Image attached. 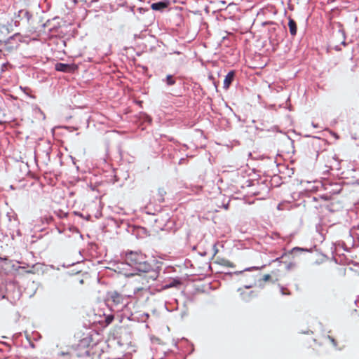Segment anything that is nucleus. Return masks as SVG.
Masks as SVG:
<instances>
[{"label":"nucleus","instance_id":"22","mask_svg":"<svg viewBox=\"0 0 359 359\" xmlns=\"http://www.w3.org/2000/svg\"><path fill=\"white\" fill-rule=\"evenodd\" d=\"M143 290V288L142 287H137V288H135L134 289V292H133V294L135 295L137 292H140Z\"/></svg>","mask_w":359,"mask_h":359},{"label":"nucleus","instance_id":"5","mask_svg":"<svg viewBox=\"0 0 359 359\" xmlns=\"http://www.w3.org/2000/svg\"><path fill=\"white\" fill-rule=\"evenodd\" d=\"M21 35L20 34H15L10 36L6 41L2 42L0 41V43L5 46V48L8 51H11L13 49H16L21 42Z\"/></svg>","mask_w":359,"mask_h":359},{"label":"nucleus","instance_id":"23","mask_svg":"<svg viewBox=\"0 0 359 359\" xmlns=\"http://www.w3.org/2000/svg\"><path fill=\"white\" fill-rule=\"evenodd\" d=\"M160 338H158V337H156V338H152L151 340H152V343H157V344H160Z\"/></svg>","mask_w":359,"mask_h":359},{"label":"nucleus","instance_id":"3","mask_svg":"<svg viewBox=\"0 0 359 359\" xmlns=\"http://www.w3.org/2000/svg\"><path fill=\"white\" fill-rule=\"evenodd\" d=\"M93 338H81L76 346L75 351H77L76 353L77 356H88L90 354V351L93 344Z\"/></svg>","mask_w":359,"mask_h":359},{"label":"nucleus","instance_id":"19","mask_svg":"<svg viewBox=\"0 0 359 359\" xmlns=\"http://www.w3.org/2000/svg\"><path fill=\"white\" fill-rule=\"evenodd\" d=\"M266 23L274 25V27H273L271 29H269V32H276V29L278 28V25L276 23H274L273 22H268Z\"/></svg>","mask_w":359,"mask_h":359},{"label":"nucleus","instance_id":"27","mask_svg":"<svg viewBox=\"0 0 359 359\" xmlns=\"http://www.w3.org/2000/svg\"><path fill=\"white\" fill-rule=\"evenodd\" d=\"M270 278H271L270 275L266 274V275H264V278H263V280H269V279H270Z\"/></svg>","mask_w":359,"mask_h":359},{"label":"nucleus","instance_id":"2","mask_svg":"<svg viewBox=\"0 0 359 359\" xmlns=\"http://www.w3.org/2000/svg\"><path fill=\"white\" fill-rule=\"evenodd\" d=\"M132 294L124 295L116 291L108 292L107 304L110 309L114 312L122 311L129 304V299Z\"/></svg>","mask_w":359,"mask_h":359},{"label":"nucleus","instance_id":"32","mask_svg":"<svg viewBox=\"0 0 359 359\" xmlns=\"http://www.w3.org/2000/svg\"><path fill=\"white\" fill-rule=\"evenodd\" d=\"M269 39H270V40H271V42H273V41H276V39H275V38H273L272 35H271V36H270Z\"/></svg>","mask_w":359,"mask_h":359},{"label":"nucleus","instance_id":"7","mask_svg":"<svg viewBox=\"0 0 359 359\" xmlns=\"http://www.w3.org/2000/svg\"><path fill=\"white\" fill-rule=\"evenodd\" d=\"M32 17V14L28 11L22 9L18 11V13L15 14L13 20L14 21L15 26L18 27L20 25V22L21 20H23L25 22L29 23Z\"/></svg>","mask_w":359,"mask_h":359},{"label":"nucleus","instance_id":"16","mask_svg":"<svg viewBox=\"0 0 359 359\" xmlns=\"http://www.w3.org/2000/svg\"><path fill=\"white\" fill-rule=\"evenodd\" d=\"M20 89L28 96L31 97L32 98H35L34 96L31 95L30 93L32 92V90L28 87H22L20 86Z\"/></svg>","mask_w":359,"mask_h":359},{"label":"nucleus","instance_id":"26","mask_svg":"<svg viewBox=\"0 0 359 359\" xmlns=\"http://www.w3.org/2000/svg\"><path fill=\"white\" fill-rule=\"evenodd\" d=\"M145 121L150 123L151 122V118L149 116H146Z\"/></svg>","mask_w":359,"mask_h":359},{"label":"nucleus","instance_id":"18","mask_svg":"<svg viewBox=\"0 0 359 359\" xmlns=\"http://www.w3.org/2000/svg\"><path fill=\"white\" fill-rule=\"evenodd\" d=\"M114 315H112V314L107 315L105 317V322H106L107 325L110 324L112 322V320H114Z\"/></svg>","mask_w":359,"mask_h":359},{"label":"nucleus","instance_id":"9","mask_svg":"<svg viewBox=\"0 0 359 359\" xmlns=\"http://www.w3.org/2000/svg\"><path fill=\"white\" fill-rule=\"evenodd\" d=\"M55 69L58 72L70 73L75 70V65L58 62L55 65Z\"/></svg>","mask_w":359,"mask_h":359},{"label":"nucleus","instance_id":"20","mask_svg":"<svg viewBox=\"0 0 359 359\" xmlns=\"http://www.w3.org/2000/svg\"><path fill=\"white\" fill-rule=\"evenodd\" d=\"M305 250L303 249V248H299V247H295L294 248H292V250H291V252L292 253H295L296 252H301V251H304Z\"/></svg>","mask_w":359,"mask_h":359},{"label":"nucleus","instance_id":"4","mask_svg":"<svg viewBox=\"0 0 359 359\" xmlns=\"http://www.w3.org/2000/svg\"><path fill=\"white\" fill-rule=\"evenodd\" d=\"M355 231L354 229H351L348 233L345 236L344 241H341V243H339V245L344 249V250L349 252L351 248L359 245V238L357 239L354 238L355 236Z\"/></svg>","mask_w":359,"mask_h":359},{"label":"nucleus","instance_id":"8","mask_svg":"<svg viewBox=\"0 0 359 359\" xmlns=\"http://www.w3.org/2000/svg\"><path fill=\"white\" fill-rule=\"evenodd\" d=\"M127 231L137 238H143L147 236V231L145 228L140 226H128Z\"/></svg>","mask_w":359,"mask_h":359},{"label":"nucleus","instance_id":"13","mask_svg":"<svg viewBox=\"0 0 359 359\" xmlns=\"http://www.w3.org/2000/svg\"><path fill=\"white\" fill-rule=\"evenodd\" d=\"M162 81L165 83L168 86H174L176 83V78L171 74L166 76L165 79H162Z\"/></svg>","mask_w":359,"mask_h":359},{"label":"nucleus","instance_id":"33","mask_svg":"<svg viewBox=\"0 0 359 359\" xmlns=\"http://www.w3.org/2000/svg\"><path fill=\"white\" fill-rule=\"evenodd\" d=\"M252 194L254 195H257V196L259 195V193L257 191H253V192H252Z\"/></svg>","mask_w":359,"mask_h":359},{"label":"nucleus","instance_id":"30","mask_svg":"<svg viewBox=\"0 0 359 359\" xmlns=\"http://www.w3.org/2000/svg\"><path fill=\"white\" fill-rule=\"evenodd\" d=\"M127 347L124 348V351H130V345L126 344Z\"/></svg>","mask_w":359,"mask_h":359},{"label":"nucleus","instance_id":"10","mask_svg":"<svg viewBox=\"0 0 359 359\" xmlns=\"http://www.w3.org/2000/svg\"><path fill=\"white\" fill-rule=\"evenodd\" d=\"M169 4V1L164 0L151 4V8L154 11H163L165 8L168 7Z\"/></svg>","mask_w":359,"mask_h":359},{"label":"nucleus","instance_id":"25","mask_svg":"<svg viewBox=\"0 0 359 359\" xmlns=\"http://www.w3.org/2000/svg\"><path fill=\"white\" fill-rule=\"evenodd\" d=\"M329 341L330 343H332L334 346H336L335 344V339L334 338H329Z\"/></svg>","mask_w":359,"mask_h":359},{"label":"nucleus","instance_id":"1","mask_svg":"<svg viewBox=\"0 0 359 359\" xmlns=\"http://www.w3.org/2000/svg\"><path fill=\"white\" fill-rule=\"evenodd\" d=\"M125 262L121 263L123 266L121 269L124 270V266L131 267L130 271H123V273L126 277L133 276L138 272L147 273L151 271L152 266L147 262L146 256L138 251H129L126 253Z\"/></svg>","mask_w":359,"mask_h":359},{"label":"nucleus","instance_id":"21","mask_svg":"<svg viewBox=\"0 0 359 359\" xmlns=\"http://www.w3.org/2000/svg\"><path fill=\"white\" fill-rule=\"evenodd\" d=\"M6 297V292L3 288H0V300Z\"/></svg>","mask_w":359,"mask_h":359},{"label":"nucleus","instance_id":"24","mask_svg":"<svg viewBox=\"0 0 359 359\" xmlns=\"http://www.w3.org/2000/svg\"><path fill=\"white\" fill-rule=\"evenodd\" d=\"M280 291L283 295L290 294V292H285V289L283 287L280 288Z\"/></svg>","mask_w":359,"mask_h":359},{"label":"nucleus","instance_id":"34","mask_svg":"<svg viewBox=\"0 0 359 359\" xmlns=\"http://www.w3.org/2000/svg\"><path fill=\"white\" fill-rule=\"evenodd\" d=\"M174 285H175L174 284L170 283L169 285H166L165 287H172Z\"/></svg>","mask_w":359,"mask_h":359},{"label":"nucleus","instance_id":"6","mask_svg":"<svg viewBox=\"0 0 359 359\" xmlns=\"http://www.w3.org/2000/svg\"><path fill=\"white\" fill-rule=\"evenodd\" d=\"M9 217V220L11 222L10 224V230H11V236L13 238L15 236H20L21 232L19 229L20 222L18 219L17 215L14 212H11V214L8 215Z\"/></svg>","mask_w":359,"mask_h":359},{"label":"nucleus","instance_id":"15","mask_svg":"<svg viewBox=\"0 0 359 359\" xmlns=\"http://www.w3.org/2000/svg\"><path fill=\"white\" fill-rule=\"evenodd\" d=\"M41 219L43 222H45L46 224H50L53 220V217L51 215H44L41 217Z\"/></svg>","mask_w":359,"mask_h":359},{"label":"nucleus","instance_id":"11","mask_svg":"<svg viewBox=\"0 0 359 359\" xmlns=\"http://www.w3.org/2000/svg\"><path fill=\"white\" fill-rule=\"evenodd\" d=\"M235 76V72L234 71H230L225 76V79L224 80V84L223 88L226 90H227L230 85L231 84L232 81L234 79Z\"/></svg>","mask_w":359,"mask_h":359},{"label":"nucleus","instance_id":"12","mask_svg":"<svg viewBox=\"0 0 359 359\" xmlns=\"http://www.w3.org/2000/svg\"><path fill=\"white\" fill-rule=\"evenodd\" d=\"M288 27L290 34L294 36L297 34V27L296 22L291 18H289Z\"/></svg>","mask_w":359,"mask_h":359},{"label":"nucleus","instance_id":"28","mask_svg":"<svg viewBox=\"0 0 359 359\" xmlns=\"http://www.w3.org/2000/svg\"><path fill=\"white\" fill-rule=\"evenodd\" d=\"M114 339H117V343L121 346H123V343L121 342L120 339H121L122 338H114Z\"/></svg>","mask_w":359,"mask_h":359},{"label":"nucleus","instance_id":"29","mask_svg":"<svg viewBox=\"0 0 359 359\" xmlns=\"http://www.w3.org/2000/svg\"><path fill=\"white\" fill-rule=\"evenodd\" d=\"M186 161V158H182L179 161V164H183Z\"/></svg>","mask_w":359,"mask_h":359},{"label":"nucleus","instance_id":"36","mask_svg":"<svg viewBox=\"0 0 359 359\" xmlns=\"http://www.w3.org/2000/svg\"><path fill=\"white\" fill-rule=\"evenodd\" d=\"M221 3H222V4H226V2H225V1H221Z\"/></svg>","mask_w":359,"mask_h":359},{"label":"nucleus","instance_id":"17","mask_svg":"<svg viewBox=\"0 0 359 359\" xmlns=\"http://www.w3.org/2000/svg\"><path fill=\"white\" fill-rule=\"evenodd\" d=\"M165 191L163 189H158V194L160 196V198L158 199L160 202H163L164 198L163 196L165 194Z\"/></svg>","mask_w":359,"mask_h":359},{"label":"nucleus","instance_id":"31","mask_svg":"<svg viewBox=\"0 0 359 359\" xmlns=\"http://www.w3.org/2000/svg\"><path fill=\"white\" fill-rule=\"evenodd\" d=\"M263 187H264V190L266 191V194H268V193H269L268 187L264 184H263Z\"/></svg>","mask_w":359,"mask_h":359},{"label":"nucleus","instance_id":"14","mask_svg":"<svg viewBox=\"0 0 359 359\" xmlns=\"http://www.w3.org/2000/svg\"><path fill=\"white\" fill-rule=\"evenodd\" d=\"M331 168L337 170H340V161L336 155H334L333 157V162L331 165Z\"/></svg>","mask_w":359,"mask_h":359},{"label":"nucleus","instance_id":"35","mask_svg":"<svg viewBox=\"0 0 359 359\" xmlns=\"http://www.w3.org/2000/svg\"><path fill=\"white\" fill-rule=\"evenodd\" d=\"M358 231H359V226L358 227ZM355 234H356V236H358V238H359V232L358 233L355 232Z\"/></svg>","mask_w":359,"mask_h":359}]
</instances>
